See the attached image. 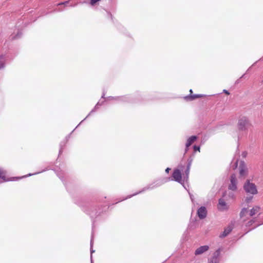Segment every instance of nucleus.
<instances>
[{
    "mask_svg": "<svg viewBox=\"0 0 263 263\" xmlns=\"http://www.w3.org/2000/svg\"><path fill=\"white\" fill-rule=\"evenodd\" d=\"M74 130H75V129H73L72 130V132H74Z\"/></svg>",
    "mask_w": 263,
    "mask_h": 263,
    "instance_id": "c03bdc74",
    "label": "nucleus"
},
{
    "mask_svg": "<svg viewBox=\"0 0 263 263\" xmlns=\"http://www.w3.org/2000/svg\"><path fill=\"white\" fill-rule=\"evenodd\" d=\"M92 243H93V236H91V241H90V246H91V249H90V253H91L90 258H91V263H93V262H92V254L95 252V251L92 249Z\"/></svg>",
    "mask_w": 263,
    "mask_h": 263,
    "instance_id": "b1692460",
    "label": "nucleus"
},
{
    "mask_svg": "<svg viewBox=\"0 0 263 263\" xmlns=\"http://www.w3.org/2000/svg\"><path fill=\"white\" fill-rule=\"evenodd\" d=\"M190 167H186V168L185 171V175L183 176V182L185 180L187 181L189 178V175L190 173Z\"/></svg>",
    "mask_w": 263,
    "mask_h": 263,
    "instance_id": "4be33fe9",
    "label": "nucleus"
},
{
    "mask_svg": "<svg viewBox=\"0 0 263 263\" xmlns=\"http://www.w3.org/2000/svg\"><path fill=\"white\" fill-rule=\"evenodd\" d=\"M243 188L247 195H255L258 193L256 185L251 182L250 179H247L245 182Z\"/></svg>",
    "mask_w": 263,
    "mask_h": 263,
    "instance_id": "f03ea898",
    "label": "nucleus"
},
{
    "mask_svg": "<svg viewBox=\"0 0 263 263\" xmlns=\"http://www.w3.org/2000/svg\"><path fill=\"white\" fill-rule=\"evenodd\" d=\"M228 189L234 192L239 191L238 181L235 174H232L230 176Z\"/></svg>",
    "mask_w": 263,
    "mask_h": 263,
    "instance_id": "39448f33",
    "label": "nucleus"
},
{
    "mask_svg": "<svg viewBox=\"0 0 263 263\" xmlns=\"http://www.w3.org/2000/svg\"><path fill=\"white\" fill-rule=\"evenodd\" d=\"M238 193V191H232L231 190H228V197L229 199H235L236 198V196Z\"/></svg>",
    "mask_w": 263,
    "mask_h": 263,
    "instance_id": "f3484780",
    "label": "nucleus"
},
{
    "mask_svg": "<svg viewBox=\"0 0 263 263\" xmlns=\"http://www.w3.org/2000/svg\"><path fill=\"white\" fill-rule=\"evenodd\" d=\"M197 138L198 137L196 136H192L187 139L185 144V153L187 152L189 147L197 140Z\"/></svg>",
    "mask_w": 263,
    "mask_h": 263,
    "instance_id": "f8f14e48",
    "label": "nucleus"
},
{
    "mask_svg": "<svg viewBox=\"0 0 263 263\" xmlns=\"http://www.w3.org/2000/svg\"><path fill=\"white\" fill-rule=\"evenodd\" d=\"M193 160V157H192V156H190L188 158L187 161V166H188V167H191Z\"/></svg>",
    "mask_w": 263,
    "mask_h": 263,
    "instance_id": "a878e982",
    "label": "nucleus"
},
{
    "mask_svg": "<svg viewBox=\"0 0 263 263\" xmlns=\"http://www.w3.org/2000/svg\"><path fill=\"white\" fill-rule=\"evenodd\" d=\"M69 136L68 137H67L66 138H69ZM68 141V139H66V141Z\"/></svg>",
    "mask_w": 263,
    "mask_h": 263,
    "instance_id": "79ce46f5",
    "label": "nucleus"
},
{
    "mask_svg": "<svg viewBox=\"0 0 263 263\" xmlns=\"http://www.w3.org/2000/svg\"><path fill=\"white\" fill-rule=\"evenodd\" d=\"M6 172L3 168L0 167V179H2L4 181H7L6 179Z\"/></svg>",
    "mask_w": 263,
    "mask_h": 263,
    "instance_id": "412c9836",
    "label": "nucleus"
},
{
    "mask_svg": "<svg viewBox=\"0 0 263 263\" xmlns=\"http://www.w3.org/2000/svg\"><path fill=\"white\" fill-rule=\"evenodd\" d=\"M100 105V102H98L97 103V104L96 105V106H95L94 108L93 109L91 110V111L89 112V114L87 116V117L84 119L76 127H78L88 117H89L92 112L96 111V110H97L99 108V106Z\"/></svg>",
    "mask_w": 263,
    "mask_h": 263,
    "instance_id": "6ab92c4d",
    "label": "nucleus"
},
{
    "mask_svg": "<svg viewBox=\"0 0 263 263\" xmlns=\"http://www.w3.org/2000/svg\"><path fill=\"white\" fill-rule=\"evenodd\" d=\"M229 206L227 205L224 200L222 198L219 199L218 200V210L221 211H223L225 210H227Z\"/></svg>",
    "mask_w": 263,
    "mask_h": 263,
    "instance_id": "9b49d317",
    "label": "nucleus"
},
{
    "mask_svg": "<svg viewBox=\"0 0 263 263\" xmlns=\"http://www.w3.org/2000/svg\"><path fill=\"white\" fill-rule=\"evenodd\" d=\"M179 167H180V168L181 170H182V168H183V167H184V166H179Z\"/></svg>",
    "mask_w": 263,
    "mask_h": 263,
    "instance_id": "ea45409f",
    "label": "nucleus"
},
{
    "mask_svg": "<svg viewBox=\"0 0 263 263\" xmlns=\"http://www.w3.org/2000/svg\"><path fill=\"white\" fill-rule=\"evenodd\" d=\"M22 33L21 31H18L16 35H11L10 37L11 40H15L19 39L21 37Z\"/></svg>",
    "mask_w": 263,
    "mask_h": 263,
    "instance_id": "5701e85b",
    "label": "nucleus"
},
{
    "mask_svg": "<svg viewBox=\"0 0 263 263\" xmlns=\"http://www.w3.org/2000/svg\"><path fill=\"white\" fill-rule=\"evenodd\" d=\"M237 162H238V160H236L234 162V168H236L237 166Z\"/></svg>",
    "mask_w": 263,
    "mask_h": 263,
    "instance_id": "473e14b6",
    "label": "nucleus"
},
{
    "mask_svg": "<svg viewBox=\"0 0 263 263\" xmlns=\"http://www.w3.org/2000/svg\"><path fill=\"white\" fill-rule=\"evenodd\" d=\"M169 180H170V178H163L159 179L154 181L152 183H150V184H148L147 185H146V186L144 187L141 191H140L138 192H136L132 195L127 196L125 198L121 199L120 201L130 198L132 197L136 196L139 194L142 193L146 191L152 190L155 188L159 187L161 185H162V184H163L164 183L168 182Z\"/></svg>",
    "mask_w": 263,
    "mask_h": 263,
    "instance_id": "f257e3e1",
    "label": "nucleus"
},
{
    "mask_svg": "<svg viewBox=\"0 0 263 263\" xmlns=\"http://www.w3.org/2000/svg\"><path fill=\"white\" fill-rule=\"evenodd\" d=\"M116 97H109L107 98V100H114L116 101L115 99Z\"/></svg>",
    "mask_w": 263,
    "mask_h": 263,
    "instance_id": "2f4dec72",
    "label": "nucleus"
},
{
    "mask_svg": "<svg viewBox=\"0 0 263 263\" xmlns=\"http://www.w3.org/2000/svg\"><path fill=\"white\" fill-rule=\"evenodd\" d=\"M116 101L118 102L135 103L137 101L134 100L131 96H118L115 98Z\"/></svg>",
    "mask_w": 263,
    "mask_h": 263,
    "instance_id": "0eeeda50",
    "label": "nucleus"
},
{
    "mask_svg": "<svg viewBox=\"0 0 263 263\" xmlns=\"http://www.w3.org/2000/svg\"><path fill=\"white\" fill-rule=\"evenodd\" d=\"M171 170V168H170L169 167H167L165 169V172L166 173H169V171Z\"/></svg>",
    "mask_w": 263,
    "mask_h": 263,
    "instance_id": "f704fd0d",
    "label": "nucleus"
},
{
    "mask_svg": "<svg viewBox=\"0 0 263 263\" xmlns=\"http://www.w3.org/2000/svg\"><path fill=\"white\" fill-rule=\"evenodd\" d=\"M193 148H194V150L196 152V151H199L200 152V147L199 146H197V145H194L193 146Z\"/></svg>",
    "mask_w": 263,
    "mask_h": 263,
    "instance_id": "c756f323",
    "label": "nucleus"
},
{
    "mask_svg": "<svg viewBox=\"0 0 263 263\" xmlns=\"http://www.w3.org/2000/svg\"><path fill=\"white\" fill-rule=\"evenodd\" d=\"M221 249L216 250L212 256L208 259L209 263H219L220 260Z\"/></svg>",
    "mask_w": 263,
    "mask_h": 263,
    "instance_id": "423d86ee",
    "label": "nucleus"
},
{
    "mask_svg": "<svg viewBox=\"0 0 263 263\" xmlns=\"http://www.w3.org/2000/svg\"><path fill=\"white\" fill-rule=\"evenodd\" d=\"M65 143H66V142H62L60 143V151H59V153L60 154H61L62 153L63 147L64 146V145L65 144Z\"/></svg>",
    "mask_w": 263,
    "mask_h": 263,
    "instance_id": "c85d7f7f",
    "label": "nucleus"
},
{
    "mask_svg": "<svg viewBox=\"0 0 263 263\" xmlns=\"http://www.w3.org/2000/svg\"><path fill=\"white\" fill-rule=\"evenodd\" d=\"M99 102H100V105H99V106H101V105H103V104L104 103V101H102V102H101L100 101H99Z\"/></svg>",
    "mask_w": 263,
    "mask_h": 263,
    "instance_id": "e433bc0d",
    "label": "nucleus"
},
{
    "mask_svg": "<svg viewBox=\"0 0 263 263\" xmlns=\"http://www.w3.org/2000/svg\"><path fill=\"white\" fill-rule=\"evenodd\" d=\"M248 213V210L247 208H243L241 209L240 213V218L243 219L245 217L247 216Z\"/></svg>",
    "mask_w": 263,
    "mask_h": 263,
    "instance_id": "aec40b11",
    "label": "nucleus"
},
{
    "mask_svg": "<svg viewBox=\"0 0 263 263\" xmlns=\"http://www.w3.org/2000/svg\"><path fill=\"white\" fill-rule=\"evenodd\" d=\"M189 195H190V198L191 199V201H192V202H194V196L191 194V193H189Z\"/></svg>",
    "mask_w": 263,
    "mask_h": 263,
    "instance_id": "7c9ffc66",
    "label": "nucleus"
},
{
    "mask_svg": "<svg viewBox=\"0 0 263 263\" xmlns=\"http://www.w3.org/2000/svg\"><path fill=\"white\" fill-rule=\"evenodd\" d=\"M223 92H224L227 95H229L230 94L228 90H226V89H224L223 90Z\"/></svg>",
    "mask_w": 263,
    "mask_h": 263,
    "instance_id": "72a5a7b5",
    "label": "nucleus"
},
{
    "mask_svg": "<svg viewBox=\"0 0 263 263\" xmlns=\"http://www.w3.org/2000/svg\"><path fill=\"white\" fill-rule=\"evenodd\" d=\"M68 3V2H66L65 3H60L58 4V5H63V4H66Z\"/></svg>",
    "mask_w": 263,
    "mask_h": 263,
    "instance_id": "c9c22d12",
    "label": "nucleus"
},
{
    "mask_svg": "<svg viewBox=\"0 0 263 263\" xmlns=\"http://www.w3.org/2000/svg\"><path fill=\"white\" fill-rule=\"evenodd\" d=\"M6 58L7 57L5 54L0 55V70L5 68Z\"/></svg>",
    "mask_w": 263,
    "mask_h": 263,
    "instance_id": "dca6fc26",
    "label": "nucleus"
},
{
    "mask_svg": "<svg viewBox=\"0 0 263 263\" xmlns=\"http://www.w3.org/2000/svg\"><path fill=\"white\" fill-rule=\"evenodd\" d=\"M263 224V222H262V223H261V224H258L256 226L254 227L253 228V229H254V228H256V227H258V226H260V225H261V224Z\"/></svg>",
    "mask_w": 263,
    "mask_h": 263,
    "instance_id": "4c0bfd02",
    "label": "nucleus"
},
{
    "mask_svg": "<svg viewBox=\"0 0 263 263\" xmlns=\"http://www.w3.org/2000/svg\"><path fill=\"white\" fill-rule=\"evenodd\" d=\"M209 247L208 246L205 245L201 246L196 249V250L195 252V254L196 255L202 254V253L207 251L209 250Z\"/></svg>",
    "mask_w": 263,
    "mask_h": 263,
    "instance_id": "4468645a",
    "label": "nucleus"
},
{
    "mask_svg": "<svg viewBox=\"0 0 263 263\" xmlns=\"http://www.w3.org/2000/svg\"><path fill=\"white\" fill-rule=\"evenodd\" d=\"M173 180L181 183L184 186V182L182 180V175L179 169H175L172 174Z\"/></svg>",
    "mask_w": 263,
    "mask_h": 263,
    "instance_id": "6e6552de",
    "label": "nucleus"
},
{
    "mask_svg": "<svg viewBox=\"0 0 263 263\" xmlns=\"http://www.w3.org/2000/svg\"><path fill=\"white\" fill-rule=\"evenodd\" d=\"M197 214L200 219H203L205 218L207 215L206 208L204 206L200 207L197 210Z\"/></svg>",
    "mask_w": 263,
    "mask_h": 263,
    "instance_id": "1a4fd4ad",
    "label": "nucleus"
},
{
    "mask_svg": "<svg viewBox=\"0 0 263 263\" xmlns=\"http://www.w3.org/2000/svg\"><path fill=\"white\" fill-rule=\"evenodd\" d=\"M260 208L258 206H254L249 212L250 216L252 217L260 211Z\"/></svg>",
    "mask_w": 263,
    "mask_h": 263,
    "instance_id": "a211bd4d",
    "label": "nucleus"
},
{
    "mask_svg": "<svg viewBox=\"0 0 263 263\" xmlns=\"http://www.w3.org/2000/svg\"><path fill=\"white\" fill-rule=\"evenodd\" d=\"M44 171H45V170H43V171H41V172H36V173H33V174H28V175H26V176H24L22 177V178L27 177H28V176H32V175H33L38 174H39V173H42V172H44Z\"/></svg>",
    "mask_w": 263,
    "mask_h": 263,
    "instance_id": "cd10ccee",
    "label": "nucleus"
},
{
    "mask_svg": "<svg viewBox=\"0 0 263 263\" xmlns=\"http://www.w3.org/2000/svg\"><path fill=\"white\" fill-rule=\"evenodd\" d=\"M74 130H75V129H73L72 130V132H74Z\"/></svg>",
    "mask_w": 263,
    "mask_h": 263,
    "instance_id": "a18cd8bd",
    "label": "nucleus"
},
{
    "mask_svg": "<svg viewBox=\"0 0 263 263\" xmlns=\"http://www.w3.org/2000/svg\"><path fill=\"white\" fill-rule=\"evenodd\" d=\"M203 97V95H190L184 97V99L187 101H192L196 99Z\"/></svg>",
    "mask_w": 263,
    "mask_h": 263,
    "instance_id": "2eb2a0df",
    "label": "nucleus"
},
{
    "mask_svg": "<svg viewBox=\"0 0 263 263\" xmlns=\"http://www.w3.org/2000/svg\"><path fill=\"white\" fill-rule=\"evenodd\" d=\"M253 196L254 195H248V196L245 198V201L247 203H249L252 200Z\"/></svg>",
    "mask_w": 263,
    "mask_h": 263,
    "instance_id": "393cba45",
    "label": "nucleus"
},
{
    "mask_svg": "<svg viewBox=\"0 0 263 263\" xmlns=\"http://www.w3.org/2000/svg\"><path fill=\"white\" fill-rule=\"evenodd\" d=\"M190 95H192V92H193V90H192V89H191L190 90Z\"/></svg>",
    "mask_w": 263,
    "mask_h": 263,
    "instance_id": "58836bf2",
    "label": "nucleus"
},
{
    "mask_svg": "<svg viewBox=\"0 0 263 263\" xmlns=\"http://www.w3.org/2000/svg\"><path fill=\"white\" fill-rule=\"evenodd\" d=\"M85 212L91 218L93 226L95 221L94 219L97 218L100 215L101 213V209L95 205H91L87 208Z\"/></svg>",
    "mask_w": 263,
    "mask_h": 263,
    "instance_id": "7ed1b4c3",
    "label": "nucleus"
},
{
    "mask_svg": "<svg viewBox=\"0 0 263 263\" xmlns=\"http://www.w3.org/2000/svg\"><path fill=\"white\" fill-rule=\"evenodd\" d=\"M234 222H231V223L224 229L223 232L220 235L219 237L222 238L226 237L232 231L234 228Z\"/></svg>",
    "mask_w": 263,
    "mask_h": 263,
    "instance_id": "9d476101",
    "label": "nucleus"
},
{
    "mask_svg": "<svg viewBox=\"0 0 263 263\" xmlns=\"http://www.w3.org/2000/svg\"><path fill=\"white\" fill-rule=\"evenodd\" d=\"M255 221V219L254 218L250 219L249 220L246 224L247 227H250L253 224Z\"/></svg>",
    "mask_w": 263,
    "mask_h": 263,
    "instance_id": "bb28decb",
    "label": "nucleus"
},
{
    "mask_svg": "<svg viewBox=\"0 0 263 263\" xmlns=\"http://www.w3.org/2000/svg\"><path fill=\"white\" fill-rule=\"evenodd\" d=\"M74 130H75V129H73L72 130V132H74Z\"/></svg>",
    "mask_w": 263,
    "mask_h": 263,
    "instance_id": "37998d69",
    "label": "nucleus"
},
{
    "mask_svg": "<svg viewBox=\"0 0 263 263\" xmlns=\"http://www.w3.org/2000/svg\"><path fill=\"white\" fill-rule=\"evenodd\" d=\"M104 96H105V93H103L102 96V98H104Z\"/></svg>",
    "mask_w": 263,
    "mask_h": 263,
    "instance_id": "a19ab883",
    "label": "nucleus"
},
{
    "mask_svg": "<svg viewBox=\"0 0 263 263\" xmlns=\"http://www.w3.org/2000/svg\"><path fill=\"white\" fill-rule=\"evenodd\" d=\"M251 126V124L247 117L242 116L239 118L238 122V127L239 130L247 131Z\"/></svg>",
    "mask_w": 263,
    "mask_h": 263,
    "instance_id": "20e7f679",
    "label": "nucleus"
},
{
    "mask_svg": "<svg viewBox=\"0 0 263 263\" xmlns=\"http://www.w3.org/2000/svg\"><path fill=\"white\" fill-rule=\"evenodd\" d=\"M239 174L241 177H244L247 175V168L243 162H241L239 166Z\"/></svg>",
    "mask_w": 263,
    "mask_h": 263,
    "instance_id": "ddd939ff",
    "label": "nucleus"
}]
</instances>
